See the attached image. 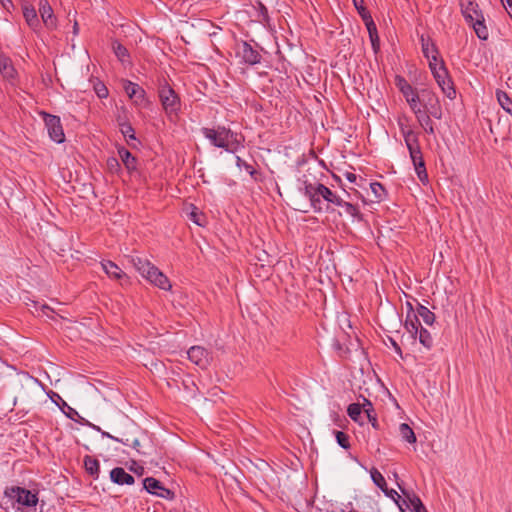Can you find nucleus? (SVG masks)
Returning <instances> with one entry per match:
<instances>
[{"instance_id": "obj_1", "label": "nucleus", "mask_w": 512, "mask_h": 512, "mask_svg": "<svg viewBox=\"0 0 512 512\" xmlns=\"http://www.w3.org/2000/svg\"><path fill=\"white\" fill-rule=\"evenodd\" d=\"M431 49L434 52L429 63L431 73L442 93L450 100H454L456 98V89L445 62L442 58H438L439 51L435 44L431 46Z\"/></svg>"}, {"instance_id": "obj_2", "label": "nucleus", "mask_w": 512, "mask_h": 512, "mask_svg": "<svg viewBox=\"0 0 512 512\" xmlns=\"http://www.w3.org/2000/svg\"><path fill=\"white\" fill-rule=\"evenodd\" d=\"M402 133L417 177L423 184H426L428 183V174L419 144L418 135L410 129H402Z\"/></svg>"}, {"instance_id": "obj_3", "label": "nucleus", "mask_w": 512, "mask_h": 512, "mask_svg": "<svg viewBox=\"0 0 512 512\" xmlns=\"http://www.w3.org/2000/svg\"><path fill=\"white\" fill-rule=\"evenodd\" d=\"M201 133L213 146L225 149L230 153L235 152V148L230 146V141L236 137L237 134L231 129L218 125L216 128L203 127L201 128Z\"/></svg>"}, {"instance_id": "obj_4", "label": "nucleus", "mask_w": 512, "mask_h": 512, "mask_svg": "<svg viewBox=\"0 0 512 512\" xmlns=\"http://www.w3.org/2000/svg\"><path fill=\"white\" fill-rule=\"evenodd\" d=\"M158 96L166 115L169 118L173 115L177 116L181 109V100L179 95L165 80L159 85Z\"/></svg>"}, {"instance_id": "obj_5", "label": "nucleus", "mask_w": 512, "mask_h": 512, "mask_svg": "<svg viewBox=\"0 0 512 512\" xmlns=\"http://www.w3.org/2000/svg\"><path fill=\"white\" fill-rule=\"evenodd\" d=\"M4 494L10 500L16 501L18 504L25 507H35L38 503L37 493H32L30 490L23 487H6Z\"/></svg>"}, {"instance_id": "obj_6", "label": "nucleus", "mask_w": 512, "mask_h": 512, "mask_svg": "<svg viewBox=\"0 0 512 512\" xmlns=\"http://www.w3.org/2000/svg\"><path fill=\"white\" fill-rule=\"evenodd\" d=\"M422 110L429 112L433 118L440 120L443 116V110L439 97L430 88L420 90Z\"/></svg>"}, {"instance_id": "obj_7", "label": "nucleus", "mask_w": 512, "mask_h": 512, "mask_svg": "<svg viewBox=\"0 0 512 512\" xmlns=\"http://www.w3.org/2000/svg\"><path fill=\"white\" fill-rule=\"evenodd\" d=\"M40 115L44 120L50 139L58 144L63 143L65 141V134L60 117L45 111H41Z\"/></svg>"}, {"instance_id": "obj_8", "label": "nucleus", "mask_w": 512, "mask_h": 512, "mask_svg": "<svg viewBox=\"0 0 512 512\" xmlns=\"http://www.w3.org/2000/svg\"><path fill=\"white\" fill-rule=\"evenodd\" d=\"M143 488L150 494L159 496L164 499H173L174 498V492H172L170 489L165 488L158 479L154 477H146L143 480Z\"/></svg>"}, {"instance_id": "obj_9", "label": "nucleus", "mask_w": 512, "mask_h": 512, "mask_svg": "<svg viewBox=\"0 0 512 512\" xmlns=\"http://www.w3.org/2000/svg\"><path fill=\"white\" fill-rule=\"evenodd\" d=\"M304 195L310 200V205L314 212L320 213L323 211L321 194L318 191V183L313 184L308 181H304Z\"/></svg>"}, {"instance_id": "obj_10", "label": "nucleus", "mask_w": 512, "mask_h": 512, "mask_svg": "<svg viewBox=\"0 0 512 512\" xmlns=\"http://www.w3.org/2000/svg\"><path fill=\"white\" fill-rule=\"evenodd\" d=\"M237 55L248 65H256L261 62L262 56L248 42L243 41Z\"/></svg>"}, {"instance_id": "obj_11", "label": "nucleus", "mask_w": 512, "mask_h": 512, "mask_svg": "<svg viewBox=\"0 0 512 512\" xmlns=\"http://www.w3.org/2000/svg\"><path fill=\"white\" fill-rule=\"evenodd\" d=\"M188 359L201 368L209 364L210 353L202 346H192L187 351Z\"/></svg>"}, {"instance_id": "obj_12", "label": "nucleus", "mask_w": 512, "mask_h": 512, "mask_svg": "<svg viewBox=\"0 0 512 512\" xmlns=\"http://www.w3.org/2000/svg\"><path fill=\"white\" fill-rule=\"evenodd\" d=\"M0 74L1 76L8 81H13L17 77V71L12 63V60L4 55H0Z\"/></svg>"}, {"instance_id": "obj_13", "label": "nucleus", "mask_w": 512, "mask_h": 512, "mask_svg": "<svg viewBox=\"0 0 512 512\" xmlns=\"http://www.w3.org/2000/svg\"><path fill=\"white\" fill-rule=\"evenodd\" d=\"M123 87L129 98L133 99L136 104H140L145 99L146 92L138 84L125 80Z\"/></svg>"}, {"instance_id": "obj_14", "label": "nucleus", "mask_w": 512, "mask_h": 512, "mask_svg": "<svg viewBox=\"0 0 512 512\" xmlns=\"http://www.w3.org/2000/svg\"><path fill=\"white\" fill-rule=\"evenodd\" d=\"M110 479L117 485H132L135 478L122 467H115L110 471Z\"/></svg>"}, {"instance_id": "obj_15", "label": "nucleus", "mask_w": 512, "mask_h": 512, "mask_svg": "<svg viewBox=\"0 0 512 512\" xmlns=\"http://www.w3.org/2000/svg\"><path fill=\"white\" fill-rule=\"evenodd\" d=\"M39 12L45 26L49 29L56 27V17L47 0L40 2Z\"/></svg>"}, {"instance_id": "obj_16", "label": "nucleus", "mask_w": 512, "mask_h": 512, "mask_svg": "<svg viewBox=\"0 0 512 512\" xmlns=\"http://www.w3.org/2000/svg\"><path fill=\"white\" fill-rule=\"evenodd\" d=\"M118 155L123 162L124 166L129 172L135 171L137 169V159L135 156L131 154V152L126 149L124 146L118 148Z\"/></svg>"}, {"instance_id": "obj_17", "label": "nucleus", "mask_w": 512, "mask_h": 512, "mask_svg": "<svg viewBox=\"0 0 512 512\" xmlns=\"http://www.w3.org/2000/svg\"><path fill=\"white\" fill-rule=\"evenodd\" d=\"M415 116L417 118V121L427 134H435L434 123L431 119L432 115L429 112L422 110L420 111L419 114H416Z\"/></svg>"}, {"instance_id": "obj_18", "label": "nucleus", "mask_w": 512, "mask_h": 512, "mask_svg": "<svg viewBox=\"0 0 512 512\" xmlns=\"http://www.w3.org/2000/svg\"><path fill=\"white\" fill-rule=\"evenodd\" d=\"M404 326L413 339H416L418 331L420 330V327H422L419 318L415 313L407 314Z\"/></svg>"}, {"instance_id": "obj_19", "label": "nucleus", "mask_w": 512, "mask_h": 512, "mask_svg": "<svg viewBox=\"0 0 512 512\" xmlns=\"http://www.w3.org/2000/svg\"><path fill=\"white\" fill-rule=\"evenodd\" d=\"M318 191L321 194L322 199L326 202L334 204L336 206L342 205V198L336 195L331 189L326 187L324 184L318 183Z\"/></svg>"}, {"instance_id": "obj_20", "label": "nucleus", "mask_w": 512, "mask_h": 512, "mask_svg": "<svg viewBox=\"0 0 512 512\" xmlns=\"http://www.w3.org/2000/svg\"><path fill=\"white\" fill-rule=\"evenodd\" d=\"M83 463L85 471L94 479H98L100 473L99 461L92 456L86 455L84 456Z\"/></svg>"}, {"instance_id": "obj_21", "label": "nucleus", "mask_w": 512, "mask_h": 512, "mask_svg": "<svg viewBox=\"0 0 512 512\" xmlns=\"http://www.w3.org/2000/svg\"><path fill=\"white\" fill-rule=\"evenodd\" d=\"M23 17L25 18V21L28 24V26L33 30H37L40 26L37 12L33 6L23 7Z\"/></svg>"}, {"instance_id": "obj_22", "label": "nucleus", "mask_w": 512, "mask_h": 512, "mask_svg": "<svg viewBox=\"0 0 512 512\" xmlns=\"http://www.w3.org/2000/svg\"><path fill=\"white\" fill-rule=\"evenodd\" d=\"M477 35V37L481 40H487L489 33L488 29L485 25V19L483 14H479L478 18H475V21L470 23Z\"/></svg>"}, {"instance_id": "obj_23", "label": "nucleus", "mask_w": 512, "mask_h": 512, "mask_svg": "<svg viewBox=\"0 0 512 512\" xmlns=\"http://www.w3.org/2000/svg\"><path fill=\"white\" fill-rule=\"evenodd\" d=\"M62 412L66 415L67 418H69L81 425H87L96 431H101V428L99 426L89 422L88 420H86L85 418L80 416L79 413L72 407H68L67 411L62 408Z\"/></svg>"}, {"instance_id": "obj_24", "label": "nucleus", "mask_w": 512, "mask_h": 512, "mask_svg": "<svg viewBox=\"0 0 512 512\" xmlns=\"http://www.w3.org/2000/svg\"><path fill=\"white\" fill-rule=\"evenodd\" d=\"M363 412L366 414L368 421L371 423L372 427L376 430L380 429L379 422L377 420V414L370 400L364 398L363 399Z\"/></svg>"}, {"instance_id": "obj_25", "label": "nucleus", "mask_w": 512, "mask_h": 512, "mask_svg": "<svg viewBox=\"0 0 512 512\" xmlns=\"http://www.w3.org/2000/svg\"><path fill=\"white\" fill-rule=\"evenodd\" d=\"M236 166L238 168H244L255 182H262L264 180V177L260 171L254 169L252 165L247 163L239 156L236 157Z\"/></svg>"}, {"instance_id": "obj_26", "label": "nucleus", "mask_w": 512, "mask_h": 512, "mask_svg": "<svg viewBox=\"0 0 512 512\" xmlns=\"http://www.w3.org/2000/svg\"><path fill=\"white\" fill-rule=\"evenodd\" d=\"M462 13L465 20L471 23L475 21V18H478L479 14H482V11L479 9L477 3L469 1L465 7H462Z\"/></svg>"}, {"instance_id": "obj_27", "label": "nucleus", "mask_w": 512, "mask_h": 512, "mask_svg": "<svg viewBox=\"0 0 512 512\" xmlns=\"http://www.w3.org/2000/svg\"><path fill=\"white\" fill-rule=\"evenodd\" d=\"M101 265L105 273L112 279H121L123 276H125V273L122 271V269L112 261H104L101 263Z\"/></svg>"}, {"instance_id": "obj_28", "label": "nucleus", "mask_w": 512, "mask_h": 512, "mask_svg": "<svg viewBox=\"0 0 512 512\" xmlns=\"http://www.w3.org/2000/svg\"><path fill=\"white\" fill-rule=\"evenodd\" d=\"M112 49L118 60L122 64H130V54L125 46H123L119 41L115 40L112 42Z\"/></svg>"}, {"instance_id": "obj_29", "label": "nucleus", "mask_w": 512, "mask_h": 512, "mask_svg": "<svg viewBox=\"0 0 512 512\" xmlns=\"http://www.w3.org/2000/svg\"><path fill=\"white\" fill-rule=\"evenodd\" d=\"M395 85L399 89V91L403 94L405 99L410 97L411 94H413V93H415L417 91L401 75H396L395 76Z\"/></svg>"}, {"instance_id": "obj_30", "label": "nucleus", "mask_w": 512, "mask_h": 512, "mask_svg": "<svg viewBox=\"0 0 512 512\" xmlns=\"http://www.w3.org/2000/svg\"><path fill=\"white\" fill-rule=\"evenodd\" d=\"M131 263L135 267V269L144 277L147 273V270L150 269V267L153 265L149 260L146 258H142L139 256H132L131 257Z\"/></svg>"}, {"instance_id": "obj_31", "label": "nucleus", "mask_w": 512, "mask_h": 512, "mask_svg": "<svg viewBox=\"0 0 512 512\" xmlns=\"http://www.w3.org/2000/svg\"><path fill=\"white\" fill-rule=\"evenodd\" d=\"M417 317H421L425 324L431 326L435 322V314L426 306L418 303L416 313Z\"/></svg>"}, {"instance_id": "obj_32", "label": "nucleus", "mask_w": 512, "mask_h": 512, "mask_svg": "<svg viewBox=\"0 0 512 512\" xmlns=\"http://www.w3.org/2000/svg\"><path fill=\"white\" fill-rule=\"evenodd\" d=\"M118 125H119L120 132L126 138V141L128 144H129L130 140H134V141L136 140L135 130L132 127L131 123L119 118Z\"/></svg>"}, {"instance_id": "obj_33", "label": "nucleus", "mask_w": 512, "mask_h": 512, "mask_svg": "<svg viewBox=\"0 0 512 512\" xmlns=\"http://www.w3.org/2000/svg\"><path fill=\"white\" fill-rule=\"evenodd\" d=\"M399 432L402 439L410 444H414L417 441L416 435L413 429L407 424L402 423L399 426Z\"/></svg>"}, {"instance_id": "obj_34", "label": "nucleus", "mask_w": 512, "mask_h": 512, "mask_svg": "<svg viewBox=\"0 0 512 512\" xmlns=\"http://www.w3.org/2000/svg\"><path fill=\"white\" fill-rule=\"evenodd\" d=\"M497 100L500 106L512 116V100L504 91L498 90L496 92Z\"/></svg>"}, {"instance_id": "obj_35", "label": "nucleus", "mask_w": 512, "mask_h": 512, "mask_svg": "<svg viewBox=\"0 0 512 512\" xmlns=\"http://www.w3.org/2000/svg\"><path fill=\"white\" fill-rule=\"evenodd\" d=\"M370 189H371V191H372V193L374 195V200L373 201L381 202L387 196V192H386L384 186L380 182H372V183H370Z\"/></svg>"}, {"instance_id": "obj_36", "label": "nucleus", "mask_w": 512, "mask_h": 512, "mask_svg": "<svg viewBox=\"0 0 512 512\" xmlns=\"http://www.w3.org/2000/svg\"><path fill=\"white\" fill-rule=\"evenodd\" d=\"M406 101L415 115L422 111L420 91H416L415 93L411 94L410 97L406 98Z\"/></svg>"}, {"instance_id": "obj_37", "label": "nucleus", "mask_w": 512, "mask_h": 512, "mask_svg": "<svg viewBox=\"0 0 512 512\" xmlns=\"http://www.w3.org/2000/svg\"><path fill=\"white\" fill-rule=\"evenodd\" d=\"M363 411V403H352L347 408V414L348 416L355 422H358L359 424H363V422H360V416Z\"/></svg>"}, {"instance_id": "obj_38", "label": "nucleus", "mask_w": 512, "mask_h": 512, "mask_svg": "<svg viewBox=\"0 0 512 512\" xmlns=\"http://www.w3.org/2000/svg\"><path fill=\"white\" fill-rule=\"evenodd\" d=\"M417 335H419V342L426 349L430 350L433 347V337L427 329L420 327Z\"/></svg>"}, {"instance_id": "obj_39", "label": "nucleus", "mask_w": 512, "mask_h": 512, "mask_svg": "<svg viewBox=\"0 0 512 512\" xmlns=\"http://www.w3.org/2000/svg\"><path fill=\"white\" fill-rule=\"evenodd\" d=\"M341 207H344L345 212L349 215H351L353 218L357 219L358 221L363 220V215L360 213L357 206L351 204L350 202L344 201L342 199V205Z\"/></svg>"}, {"instance_id": "obj_40", "label": "nucleus", "mask_w": 512, "mask_h": 512, "mask_svg": "<svg viewBox=\"0 0 512 512\" xmlns=\"http://www.w3.org/2000/svg\"><path fill=\"white\" fill-rule=\"evenodd\" d=\"M158 277L154 278L152 280V284L157 286L158 288L162 290H170L171 284L169 279L164 275L162 272H157Z\"/></svg>"}, {"instance_id": "obj_41", "label": "nucleus", "mask_w": 512, "mask_h": 512, "mask_svg": "<svg viewBox=\"0 0 512 512\" xmlns=\"http://www.w3.org/2000/svg\"><path fill=\"white\" fill-rule=\"evenodd\" d=\"M371 478H372L374 484L377 487H379L381 490H384L387 487L385 478L377 469H373L371 471Z\"/></svg>"}, {"instance_id": "obj_42", "label": "nucleus", "mask_w": 512, "mask_h": 512, "mask_svg": "<svg viewBox=\"0 0 512 512\" xmlns=\"http://www.w3.org/2000/svg\"><path fill=\"white\" fill-rule=\"evenodd\" d=\"M335 437L338 445L344 449L350 448L349 435L343 431H335Z\"/></svg>"}, {"instance_id": "obj_43", "label": "nucleus", "mask_w": 512, "mask_h": 512, "mask_svg": "<svg viewBox=\"0 0 512 512\" xmlns=\"http://www.w3.org/2000/svg\"><path fill=\"white\" fill-rule=\"evenodd\" d=\"M402 493L403 495L406 497V499H402V503L407 507V508H414V505H417V500H420V498L415 495L414 493L413 494H410L408 492H406L405 490H402Z\"/></svg>"}, {"instance_id": "obj_44", "label": "nucleus", "mask_w": 512, "mask_h": 512, "mask_svg": "<svg viewBox=\"0 0 512 512\" xmlns=\"http://www.w3.org/2000/svg\"><path fill=\"white\" fill-rule=\"evenodd\" d=\"M106 165L110 173L118 174L121 170V165L116 157H109Z\"/></svg>"}, {"instance_id": "obj_45", "label": "nucleus", "mask_w": 512, "mask_h": 512, "mask_svg": "<svg viewBox=\"0 0 512 512\" xmlns=\"http://www.w3.org/2000/svg\"><path fill=\"white\" fill-rule=\"evenodd\" d=\"M354 7L356 8L357 12L361 16L362 20H364V17H371L370 12L367 10V8L364 6L363 0H352Z\"/></svg>"}, {"instance_id": "obj_46", "label": "nucleus", "mask_w": 512, "mask_h": 512, "mask_svg": "<svg viewBox=\"0 0 512 512\" xmlns=\"http://www.w3.org/2000/svg\"><path fill=\"white\" fill-rule=\"evenodd\" d=\"M366 28H367V31H368V34H369V37H373L375 35H378V31H377V27H376V24L371 17H364V20H363Z\"/></svg>"}, {"instance_id": "obj_47", "label": "nucleus", "mask_w": 512, "mask_h": 512, "mask_svg": "<svg viewBox=\"0 0 512 512\" xmlns=\"http://www.w3.org/2000/svg\"><path fill=\"white\" fill-rule=\"evenodd\" d=\"M421 42H422L423 55L430 61L432 59V56L434 55V52L431 49V46L434 43L433 42L429 43L428 41H425L423 37L421 38Z\"/></svg>"}, {"instance_id": "obj_48", "label": "nucleus", "mask_w": 512, "mask_h": 512, "mask_svg": "<svg viewBox=\"0 0 512 512\" xmlns=\"http://www.w3.org/2000/svg\"><path fill=\"white\" fill-rule=\"evenodd\" d=\"M94 90H95L97 96L101 99L106 98L109 94L107 87L101 82L97 83L94 86Z\"/></svg>"}, {"instance_id": "obj_49", "label": "nucleus", "mask_w": 512, "mask_h": 512, "mask_svg": "<svg viewBox=\"0 0 512 512\" xmlns=\"http://www.w3.org/2000/svg\"><path fill=\"white\" fill-rule=\"evenodd\" d=\"M42 303L36 300L29 299V302H26V305L28 306L29 310L36 314L37 316H40V305Z\"/></svg>"}, {"instance_id": "obj_50", "label": "nucleus", "mask_w": 512, "mask_h": 512, "mask_svg": "<svg viewBox=\"0 0 512 512\" xmlns=\"http://www.w3.org/2000/svg\"><path fill=\"white\" fill-rule=\"evenodd\" d=\"M387 496L393 498L395 500V502L397 503V505L399 506V508L403 511V507H402V504L399 502V499H401V496L394 490V489H388L387 487L382 490Z\"/></svg>"}, {"instance_id": "obj_51", "label": "nucleus", "mask_w": 512, "mask_h": 512, "mask_svg": "<svg viewBox=\"0 0 512 512\" xmlns=\"http://www.w3.org/2000/svg\"><path fill=\"white\" fill-rule=\"evenodd\" d=\"M258 12H259V16H261V18H262V21L265 23H268L269 22L268 9L262 2H258Z\"/></svg>"}, {"instance_id": "obj_52", "label": "nucleus", "mask_w": 512, "mask_h": 512, "mask_svg": "<svg viewBox=\"0 0 512 512\" xmlns=\"http://www.w3.org/2000/svg\"><path fill=\"white\" fill-rule=\"evenodd\" d=\"M157 272H161V271L156 266L152 265L150 267V269L147 270V273L145 274L144 278L152 283V280H154V278L158 277Z\"/></svg>"}, {"instance_id": "obj_53", "label": "nucleus", "mask_w": 512, "mask_h": 512, "mask_svg": "<svg viewBox=\"0 0 512 512\" xmlns=\"http://www.w3.org/2000/svg\"><path fill=\"white\" fill-rule=\"evenodd\" d=\"M53 395L57 398V399H54L53 397H51L52 401L55 402L57 404V406L62 410V408L64 410H68V407H70L62 398L59 394L55 393V392H52Z\"/></svg>"}, {"instance_id": "obj_54", "label": "nucleus", "mask_w": 512, "mask_h": 512, "mask_svg": "<svg viewBox=\"0 0 512 512\" xmlns=\"http://www.w3.org/2000/svg\"><path fill=\"white\" fill-rule=\"evenodd\" d=\"M203 215L196 211V208L194 207V210L190 213V219L197 225L203 226L202 222Z\"/></svg>"}, {"instance_id": "obj_55", "label": "nucleus", "mask_w": 512, "mask_h": 512, "mask_svg": "<svg viewBox=\"0 0 512 512\" xmlns=\"http://www.w3.org/2000/svg\"><path fill=\"white\" fill-rule=\"evenodd\" d=\"M371 41L372 49L375 53H378L380 50V39L378 35H375L373 37H369Z\"/></svg>"}, {"instance_id": "obj_56", "label": "nucleus", "mask_w": 512, "mask_h": 512, "mask_svg": "<svg viewBox=\"0 0 512 512\" xmlns=\"http://www.w3.org/2000/svg\"><path fill=\"white\" fill-rule=\"evenodd\" d=\"M54 313V310L49 307L47 304L43 303L40 305V316L46 315L48 317H52L50 314Z\"/></svg>"}, {"instance_id": "obj_57", "label": "nucleus", "mask_w": 512, "mask_h": 512, "mask_svg": "<svg viewBox=\"0 0 512 512\" xmlns=\"http://www.w3.org/2000/svg\"><path fill=\"white\" fill-rule=\"evenodd\" d=\"M417 503L418 504L414 505V508H412V512H427V509L421 500H417Z\"/></svg>"}, {"instance_id": "obj_58", "label": "nucleus", "mask_w": 512, "mask_h": 512, "mask_svg": "<svg viewBox=\"0 0 512 512\" xmlns=\"http://www.w3.org/2000/svg\"><path fill=\"white\" fill-rule=\"evenodd\" d=\"M130 446L132 448H134L138 453L142 454L143 452L141 451V443L138 439H132L131 443H130Z\"/></svg>"}, {"instance_id": "obj_59", "label": "nucleus", "mask_w": 512, "mask_h": 512, "mask_svg": "<svg viewBox=\"0 0 512 512\" xmlns=\"http://www.w3.org/2000/svg\"><path fill=\"white\" fill-rule=\"evenodd\" d=\"M345 177H346V179H347L349 182H351V183H354V182H356V180H357V176H356V174L351 173V172H346V173H345Z\"/></svg>"}, {"instance_id": "obj_60", "label": "nucleus", "mask_w": 512, "mask_h": 512, "mask_svg": "<svg viewBox=\"0 0 512 512\" xmlns=\"http://www.w3.org/2000/svg\"><path fill=\"white\" fill-rule=\"evenodd\" d=\"M0 2L6 10H9L14 6L12 0H0Z\"/></svg>"}, {"instance_id": "obj_61", "label": "nucleus", "mask_w": 512, "mask_h": 512, "mask_svg": "<svg viewBox=\"0 0 512 512\" xmlns=\"http://www.w3.org/2000/svg\"><path fill=\"white\" fill-rule=\"evenodd\" d=\"M114 441L120 442V443H122V444H124L126 446H130V443H131L132 440L129 439V438H118L117 437V438H114Z\"/></svg>"}, {"instance_id": "obj_62", "label": "nucleus", "mask_w": 512, "mask_h": 512, "mask_svg": "<svg viewBox=\"0 0 512 512\" xmlns=\"http://www.w3.org/2000/svg\"><path fill=\"white\" fill-rule=\"evenodd\" d=\"M390 341H391L392 346H393V348L395 349V351H396L399 355H402V350H401L400 346L397 344V342H395L392 338H390Z\"/></svg>"}, {"instance_id": "obj_63", "label": "nucleus", "mask_w": 512, "mask_h": 512, "mask_svg": "<svg viewBox=\"0 0 512 512\" xmlns=\"http://www.w3.org/2000/svg\"><path fill=\"white\" fill-rule=\"evenodd\" d=\"M99 432L101 433L102 437H106V438H109L112 440H114V438H116L115 436L111 435L110 433H108L106 431H103L102 429Z\"/></svg>"}, {"instance_id": "obj_64", "label": "nucleus", "mask_w": 512, "mask_h": 512, "mask_svg": "<svg viewBox=\"0 0 512 512\" xmlns=\"http://www.w3.org/2000/svg\"><path fill=\"white\" fill-rule=\"evenodd\" d=\"M501 2L505 9L512 6V0H501Z\"/></svg>"}]
</instances>
